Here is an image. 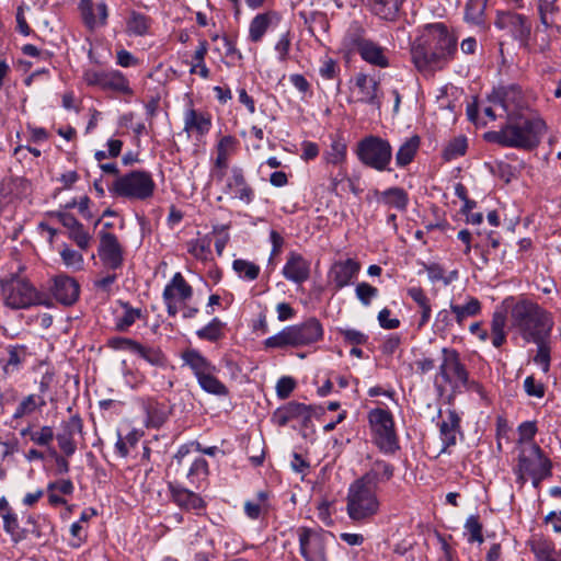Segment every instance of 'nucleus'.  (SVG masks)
<instances>
[{"mask_svg":"<svg viewBox=\"0 0 561 561\" xmlns=\"http://www.w3.org/2000/svg\"><path fill=\"white\" fill-rule=\"evenodd\" d=\"M457 53V38L443 23L427 26L423 41L413 45L411 58L416 69L431 73L443 69Z\"/></svg>","mask_w":561,"mask_h":561,"instance_id":"nucleus-1","label":"nucleus"},{"mask_svg":"<svg viewBox=\"0 0 561 561\" xmlns=\"http://www.w3.org/2000/svg\"><path fill=\"white\" fill-rule=\"evenodd\" d=\"M545 131L546 123L541 117L510 114L508 122L500 130L485 133L484 139L502 147L531 150L539 145Z\"/></svg>","mask_w":561,"mask_h":561,"instance_id":"nucleus-2","label":"nucleus"},{"mask_svg":"<svg viewBox=\"0 0 561 561\" xmlns=\"http://www.w3.org/2000/svg\"><path fill=\"white\" fill-rule=\"evenodd\" d=\"M508 307V317L511 328L516 330L522 339L530 343V340H536L540 336H550L553 329L552 314L539 306L537 302L519 298ZM510 299H506V304Z\"/></svg>","mask_w":561,"mask_h":561,"instance_id":"nucleus-3","label":"nucleus"},{"mask_svg":"<svg viewBox=\"0 0 561 561\" xmlns=\"http://www.w3.org/2000/svg\"><path fill=\"white\" fill-rule=\"evenodd\" d=\"M377 473L367 472L348 488L347 512L354 522H364L379 510Z\"/></svg>","mask_w":561,"mask_h":561,"instance_id":"nucleus-4","label":"nucleus"},{"mask_svg":"<svg viewBox=\"0 0 561 561\" xmlns=\"http://www.w3.org/2000/svg\"><path fill=\"white\" fill-rule=\"evenodd\" d=\"M181 358L183 365L191 369L203 391L216 397H227L229 394L228 387L217 377L218 367L198 350L187 348L182 352Z\"/></svg>","mask_w":561,"mask_h":561,"instance_id":"nucleus-5","label":"nucleus"},{"mask_svg":"<svg viewBox=\"0 0 561 561\" xmlns=\"http://www.w3.org/2000/svg\"><path fill=\"white\" fill-rule=\"evenodd\" d=\"M3 302L13 310L28 309L33 306H50L48 297L38 291L26 278L13 276L1 282Z\"/></svg>","mask_w":561,"mask_h":561,"instance_id":"nucleus-6","label":"nucleus"},{"mask_svg":"<svg viewBox=\"0 0 561 561\" xmlns=\"http://www.w3.org/2000/svg\"><path fill=\"white\" fill-rule=\"evenodd\" d=\"M108 190L115 196L144 202L153 196L156 183L150 172L134 170L117 175Z\"/></svg>","mask_w":561,"mask_h":561,"instance_id":"nucleus-7","label":"nucleus"},{"mask_svg":"<svg viewBox=\"0 0 561 561\" xmlns=\"http://www.w3.org/2000/svg\"><path fill=\"white\" fill-rule=\"evenodd\" d=\"M355 153L366 167L378 172L391 171L392 147L387 139L369 135L357 142Z\"/></svg>","mask_w":561,"mask_h":561,"instance_id":"nucleus-8","label":"nucleus"},{"mask_svg":"<svg viewBox=\"0 0 561 561\" xmlns=\"http://www.w3.org/2000/svg\"><path fill=\"white\" fill-rule=\"evenodd\" d=\"M368 422L373 440L385 454H394L399 448V439L391 412L385 409H373L368 413Z\"/></svg>","mask_w":561,"mask_h":561,"instance_id":"nucleus-9","label":"nucleus"},{"mask_svg":"<svg viewBox=\"0 0 561 561\" xmlns=\"http://www.w3.org/2000/svg\"><path fill=\"white\" fill-rule=\"evenodd\" d=\"M545 469H552L551 460L545 456L539 445L530 443L520 448L517 456V465L514 467L516 482L524 486L527 476Z\"/></svg>","mask_w":561,"mask_h":561,"instance_id":"nucleus-10","label":"nucleus"},{"mask_svg":"<svg viewBox=\"0 0 561 561\" xmlns=\"http://www.w3.org/2000/svg\"><path fill=\"white\" fill-rule=\"evenodd\" d=\"M494 25L499 30H507L511 36L518 42L519 47L531 51V22L528 16L513 11H497Z\"/></svg>","mask_w":561,"mask_h":561,"instance_id":"nucleus-11","label":"nucleus"},{"mask_svg":"<svg viewBox=\"0 0 561 561\" xmlns=\"http://www.w3.org/2000/svg\"><path fill=\"white\" fill-rule=\"evenodd\" d=\"M83 79L88 85L99 87L104 91H112L127 96H131L134 94L129 80L123 72L116 69H88L83 73Z\"/></svg>","mask_w":561,"mask_h":561,"instance_id":"nucleus-12","label":"nucleus"},{"mask_svg":"<svg viewBox=\"0 0 561 561\" xmlns=\"http://www.w3.org/2000/svg\"><path fill=\"white\" fill-rule=\"evenodd\" d=\"M298 537L300 552L306 561H328L325 546L334 539L333 534L322 528H301Z\"/></svg>","mask_w":561,"mask_h":561,"instance_id":"nucleus-13","label":"nucleus"},{"mask_svg":"<svg viewBox=\"0 0 561 561\" xmlns=\"http://www.w3.org/2000/svg\"><path fill=\"white\" fill-rule=\"evenodd\" d=\"M468 374L469 371L461 362L459 352L451 347H443L437 377H440L445 383L458 389L461 381H466Z\"/></svg>","mask_w":561,"mask_h":561,"instance_id":"nucleus-14","label":"nucleus"},{"mask_svg":"<svg viewBox=\"0 0 561 561\" xmlns=\"http://www.w3.org/2000/svg\"><path fill=\"white\" fill-rule=\"evenodd\" d=\"M222 184V193L229 198L250 205L255 198L254 188L248 183L244 171L240 167H232L226 173Z\"/></svg>","mask_w":561,"mask_h":561,"instance_id":"nucleus-15","label":"nucleus"},{"mask_svg":"<svg viewBox=\"0 0 561 561\" xmlns=\"http://www.w3.org/2000/svg\"><path fill=\"white\" fill-rule=\"evenodd\" d=\"M193 296L192 286L185 280L184 276L178 272L171 280L165 285L162 298L167 307V312L170 317H175L179 307L178 304L185 302Z\"/></svg>","mask_w":561,"mask_h":561,"instance_id":"nucleus-16","label":"nucleus"},{"mask_svg":"<svg viewBox=\"0 0 561 561\" xmlns=\"http://www.w3.org/2000/svg\"><path fill=\"white\" fill-rule=\"evenodd\" d=\"M183 130L187 136H195L201 139L211 129L213 117L207 111L197 110L190 101L183 112Z\"/></svg>","mask_w":561,"mask_h":561,"instance_id":"nucleus-17","label":"nucleus"},{"mask_svg":"<svg viewBox=\"0 0 561 561\" xmlns=\"http://www.w3.org/2000/svg\"><path fill=\"white\" fill-rule=\"evenodd\" d=\"M99 257L103 265L111 270H117L123 265V249L117 237L107 231H100Z\"/></svg>","mask_w":561,"mask_h":561,"instance_id":"nucleus-18","label":"nucleus"},{"mask_svg":"<svg viewBox=\"0 0 561 561\" xmlns=\"http://www.w3.org/2000/svg\"><path fill=\"white\" fill-rule=\"evenodd\" d=\"M78 10L83 25L91 32L107 24L108 8L104 1L94 3L93 0H79Z\"/></svg>","mask_w":561,"mask_h":561,"instance_id":"nucleus-19","label":"nucleus"},{"mask_svg":"<svg viewBox=\"0 0 561 561\" xmlns=\"http://www.w3.org/2000/svg\"><path fill=\"white\" fill-rule=\"evenodd\" d=\"M360 271V263L355 259H345L335 261L328 273V279L334 285L336 290L353 284Z\"/></svg>","mask_w":561,"mask_h":561,"instance_id":"nucleus-20","label":"nucleus"},{"mask_svg":"<svg viewBox=\"0 0 561 561\" xmlns=\"http://www.w3.org/2000/svg\"><path fill=\"white\" fill-rule=\"evenodd\" d=\"M82 428L83 422L79 414H73L68 420L61 421L56 439L59 448L67 457L76 453L77 444L75 442V435L80 434Z\"/></svg>","mask_w":561,"mask_h":561,"instance_id":"nucleus-21","label":"nucleus"},{"mask_svg":"<svg viewBox=\"0 0 561 561\" xmlns=\"http://www.w3.org/2000/svg\"><path fill=\"white\" fill-rule=\"evenodd\" d=\"M353 93L357 102L380 106V85L374 77L359 72L354 77Z\"/></svg>","mask_w":561,"mask_h":561,"instance_id":"nucleus-22","label":"nucleus"},{"mask_svg":"<svg viewBox=\"0 0 561 561\" xmlns=\"http://www.w3.org/2000/svg\"><path fill=\"white\" fill-rule=\"evenodd\" d=\"M51 293L58 302L71 306L79 298L80 286L73 277L60 274L53 279Z\"/></svg>","mask_w":561,"mask_h":561,"instance_id":"nucleus-23","label":"nucleus"},{"mask_svg":"<svg viewBox=\"0 0 561 561\" xmlns=\"http://www.w3.org/2000/svg\"><path fill=\"white\" fill-rule=\"evenodd\" d=\"M291 327L296 347L309 346L321 341L323 337V327L317 318H309Z\"/></svg>","mask_w":561,"mask_h":561,"instance_id":"nucleus-24","label":"nucleus"},{"mask_svg":"<svg viewBox=\"0 0 561 561\" xmlns=\"http://www.w3.org/2000/svg\"><path fill=\"white\" fill-rule=\"evenodd\" d=\"M282 273L287 280L302 284L310 276V262L301 254L291 252L283 266Z\"/></svg>","mask_w":561,"mask_h":561,"instance_id":"nucleus-25","label":"nucleus"},{"mask_svg":"<svg viewBox=\"0 0 561 561\" xmlns=\"http://www.w3.org/2000/svg\"><path fill=\"white\" fill-rule=\"evenodd\" d=\"M491 102L495 105H500L507 113V116L515 114L513 110L522 107V90L516 85L501 88L494 92Z\"/></svg>","mask_w":561,"mask_h":561,"instance_id":"nucleus-26","label":"nucleus"},{"mask_svg":"<svg viewBox=\"0 0 561 561\" xmlns=\"http://www.w3.org/2000/svg\"><path fill=\"white\" fill-rule=\"evenodd\" d=\"M459 427L460 419L458 414L453 410H448L439 423V438L443 444L442 453H446L448 447L456 445Z\"/></svg>","mask_w":561,"mask_h":561,"instance_id":"nucleus-27","label":"nucleus"},{"mask_svg":"<svg viewBox=\"0 0 561 561\" xmlns=\"http://www.w3.org/2000/svg\"><path fill=\"white\" fill-rule=\"evenodd\" d=\"M356 51L359 54L362 59L369 65L379 68L389 67L387 48L370 38Z\"/></svg>","mask_w":561,"mask_h":561,"instance_id":"nucleus-28","label":"nucleus"},{"mask_svg":"<svg viewBox=\"0 0 561 561\" xmlns=\"http://www.w3.org/2000/svg\"><path fill=\"white\" fill-rule=\"evenodd\" d=\"M278 20L279 16L274 11L255 15L249 25V39L253 43L261 42L272 23Z\"/></svg>","mask_w":561,"mask_h":561,"instance_id":"nucleus-29","label":"nucleus"},{"mask_svg":"<svg viewBox=\"0 0 561 561\" xmlns=\"http://www.w3.org/2000/svg\"><path fill=\"white\" fill-rule=\"evenodd\" d=\"M377 201L398 211H405L409 204V195L401 187H390L382 192L376 191Z\"/></svg>","mask_w":561,"mask_h":561,"instance_id":"nucleus-30","label":"nucleus"},{"mask_svg":"<svg viewBox=\"0 0 561 561\" xmlns=\"http://www.w3.org/2000/svg\"><path fill=\"white\" fill-rule=\"evenodd\" d=\"M234 138L231 136L222 137L217 144V157L215 159V169L213 171V178L216 181H222L228 168L229 148L234 144Z\"/></svg>","mask_w":561,"mask_h":561,"instance_id":"nucleus-31","label":"nucleus"},{"mask_svg":"<svg viewBox=\"0 0 561 561\" xmlns=\"http://www.w3.org/2000/svg\"><path fill=\"white\" fill-rule=\"evenodd\" d=\"M559 35H561V26H552L547 23V25H543V28H537L534 44L531 45V51L546 54L551 49L552 42L557 39Z\"/></svg>","mask_w":561,"mask_h":561,"instance_id":"nucleus-32","label":"nucleus"},{"mask_svg":"<svg viewBox=\"0 0 561 561\" xmlns=\"http://www.w3.org/2000/svg\"><path fill=\"white\" fill-rule=\"evenodd\" d=\"M330 147L323 153V160L328 164L340 165L345 162L347 156V145L341 134L330 135Z\"/></svg>","mask_w":561,"mask_h":561,"instance_id":"nucleus-33","label":"nucleus"},{"mask_svg":"<svg viewBox=\"0 0 561 561\" xmlns=\"http://www.w3.org/2000/svg\"><path fill=\"white\" fill-rule=\"evenodd\" d=\"M449 307L455 316V322L459 327H463L468 318L476 317L481 312V302L473 296H468L463 305L450 302Z\"/></svg>","mask_w":561,"mask_h":561,"instance_id":"nucleus-34","label":"nucleus"},{"mask_svg":"<svg viewBox=\"0 0 561 561\" xmlns=\"http://www.w3.org/2000/svg\"><path fill=\"white\" fill-rule=\"evenodd\" d=\"M152 20L138 11H130L126 18V33L129 36H146L149 34Z\"/></svg>","mask_w":561,"mask_h":561,"instance_id":"nucleus-35","label":"nucleus"},{"mask_svg":"<svg viewBox=\"0 0 561 561\" xmlns=\"http://www.w3.org/2000/svg\"><path fill=\"white\" fill-rule=\"evenodd\" d=\"M373 13L386 21H393L403 0H367Z\"/></svg>","mask_w":561,"mask_h":561,"instance_id":"nucleus-36","label":"nucleus"},{"mask_svg":"<svg viewBox=\"0 0 561 561\" xmlns=\"http://www.w3.org/2000/svg\"><path fill=\"white\" fill-rule=\"evenodd\" d=\"M408 295L421 309V317L417 323V328L422 329L428 323L432 316V306L430 299L420 286L408 288Z\"/></svg>","mask_w":561,"mask_h":561,"instance_id":"nucleus-37","label":"nucleus"},{"mask_svg":"<svg viewBox=\"0 0 561 561\" xmlns=\"http://www.w3.org/2000/svg\"><path fill=\"white\" fill-rule=\"evenodd\" d=\"M8 358L3 365L5 375H11L20 370L21 365L25 362L28 353L25 345H9L7 347Z\"/></svg>","mask_w":561,"mask_h":561,"instance_id":"nucleus-38","label":"nucleus"},{"mask_svg":"<svg viewBox=\"0 0 561 561\" xmlns=\"http://www.w3.org/2000/svg\"><path fill=\"white\" fill-rule=\"evenodd\" d=\"M172 500L186 510H199L203 507V500L194 492L182 488L171 486Z\"/></svg>","mask_w":561,"mask_h":561,"instance_id":"nucleus-39","label":"nucleus"},{"mask_svg":"<svg viewBox=\"0 0 561 561\" xmlns=\"http://www.w3.org/2000/svg\"><path fill=\"white\" fill-rule=\"evenodd\" d=\"M263 346L265 350H283L287 347L296 348L293 327L287 325L276 334L265 339L263 341Z\"/></svg>","mask_w":561,"mask_h":561,"instance_id":"nucleus-40","label":"nucleus"},{"mask_svg":"<svg viewBox=\"0 0 561 561\" xmlns=\"http://www.w3.org/2000/svg\"><path fill=\"white\" fill-rule=\"evenodd\" d=\"M123 308L122 314L115 318V329L119 332H126L137 320L142 318V311L139 308H133L127 301H118Z\"/></svg>","mask_w":561,"mask_h":561,"instance_id":"nucleus-41","label":"nucleus"},{"mask_svg":"<svg viewBox=\"0 0 561 561\" xmlns=\"http://www.w3.org/2000/svg\"><path fill=\"white\" fill-rule=\"evenodd\" d=\"M506 322L507 316L505 311L496 310L493 312L491 319V341L492 345L496 348L506 342Z\"/></svg>","mask_w":561,"mask_h":561,"instance_id":"nucleus-42","label":"nucleus"},{"mask_svg":"<svg viewBox=\"0 0 561 561\" xmlns=\"http://www.w3.org/2000/svg\"><path fill=\"white\" fill-rule=\"evenodd\" d=\"M420 147V137L419 136H412L405 141L402 142V145L399 147L398 151L396 152V163L399 168H404L409 165Z\"/></svg>","mask_w":561,"mask_h":561,"instance_id":"nucleus-43","label":"nucleus"},{"mask_svg":"<svg viewBox=\"0 0 561 561\" xmlns=\"http://www.w3.org/2000/svg\"><path fill=\"white\" fill-rule=\"evenodd\" d=\"M133 354L141 357L150 365L159 368L165 367L168 363L167 356L159 347L144 345L139 342L137 343Z\"/></svg>","mask_w":561,"mask_h":561,"instance_id":"nucleus-44","label":"nucleus"},{"mask_svg":"<svg viewBox=\"0 0 561 561\" xmlns=\"http://www.w3.org/2000/svg\"><path fill=\"white\" fill-rule=\"evenodd\" d=\"M208 477V463L204 457L197 456L191 463L186 478L188 482L201 488Z\"/></svg>","mask_w":561,"mask_h":561,"instance_id":"nucleus-45","label":"nucleus"},{"mask_svg":"<svg viewBox=\"0 0 561 561\" xmlns=\"http://www.w3.org/2000/svg\"><path fill=\"white\" fill-rule=\"evenodd\" d=\"M489 0H468L465 8V20L477 26H483Z\"/></svg>","mask_w":561,"mask_h":561,"instance_id":"nucleus-46","label":"nucleus"},{"mask_svg":"<svg viewBox=\"0 0 561 561\" xmlns=\"http://www.w3.org/2000/svg\"><path fill=\"white\" fill-rule=\"evenodd\" d=\"M368 39L365 27L357 21L350 24L344 35V44L355 51L358 50Z\"/></svg>","mask_w":561,"mask_h":561,"instance_id":"nucleus-47","label":"nucleus"},{"mask_svg":"<svg viewBox=\"0 0 561 561\" xmlns=\"http://www.w3.org/2000/svg\"><path fill=\"white\" fill-rule=\"evenodd\" d=\"M211 236L210 233L191 240L187 243V251L199 261H208L211 256Z\"/></svg>","mask_w":561,"mask_h":561,"instance_id":"nucleus-48","label":"nucleus"},{"mask_svg":"<svg viewBox=\"0 0 561 561\" xmlns=\"http://www.w3.org/2000/svg\"><path fill=\"white\" fill-rule=\"evenodd\" d=\"M530 343H535L537 345V353L534 357V362L541 366L543 373H548L551 360L550 336H540L536 340H530Z\"/></svg>","mask_w":561,"mask_h":561,"instance_id":"nucleus-49","label":"nucleus"},{"mask_svg":"<svg viewBox=\"0 0 561 561\" xmlns=\"http://www.w3.org/2000/svg\"><path fill=\"white\" fill-rule=\"evenodd\" d=\"M46 405V401L42 394H28L26 396L15 409L13 419H21L25 415H30L37 409H42Z\"/></svg>","mask_w":561,"mask_h":561,"instance_id":"nucleus-50","label":"nucleus"},{"mask_svg":"<svg viewBox=\"0 0 561 561\" xmlns=\"http://www.w3.org/2000/svg\"><path fill=\"white\" fill-rule=\"evenodd\" d=\"M232 268L237 275L248 282L256 279L261 268L257 264L243 259H237L232 262Z\"/></svg>","mask_w":561,"mask_h":561,"instance_id":"nucleus-51","label":"nucleus"},{"mask_svg":"<svg viewBox=\"0 0 561 561\" xmlns=\"http://www.w3.org/2000/svg\"><path fill=\"white\" fill-rule=\"evenodd\" d=\"M225 323L219 318H214L208 324L196 331L201 340L216 342L224 335Z\"/></svg>","mask_w":561,"mask_h":561,"instance_id":"nucleus-52","label":"nucleus"},{"mask_svg":"<svg viewBox=\"0 0 561 561\" xmlns=\"http://www.w3.org/2000/svg\"><path fill=\"white\" fill-rule=\"evenodd\" d=\"M293 417H302L305 421H309L311 419V408L304 403L289 402L285 408V415L282 417L280 424H286Z\"/></svg>","mask_w":561,"mask_h":561,"instance_id":"nucleus-53","label":"nucleus"},{"mask_svg":"<svg viewBox=\"0 0 561 561\" xmlns=\"http://www.w3.org/2000/svg\"><path fill=\"white\" fill-rule=\"evenodd\" d=\"M531 551L535 553L537 561H550L554 558L553 547L550 542L542 539H534L530 542Z\"/></svg>","mask_w":561,"mask_h":561,"instance_id":"nucleus-54","label":"nucleus"},{"mask_svg":"<svg viewBox=\"0 0 561 561\" xmlns=\"http://www.w3.org/2000/svg\"><path fill=\"white\" fill-rule=\"evenodd\" d=\"M467 147V139L465 137L454 138L446 146L444 150V158L449 161L461 157L466 153Z\"/></svg>","mask_w":561,"mask_h":561,"instance_id":"nucleus-55","label":"nucleus"},{"mask_svg":"<svg viewBox=\"0 0 561 561\" xmlns=\"http://www.w3.org/2000/svg\"><path fill=\"white\" fill-rule=\"evenodd\" d=\"M68 238L82 251L88 250L92 241V236L84 229L82 224L70 230Z\"/></svg>","mask_w":561,"mask_h":561,"instance_id":"nucleus-56","label":"nucleus"},{"mask_svg":"<svg viewBox=\"0 0 561 561\" xmlns=\"http://www.w3.org/2000/svg\"><path fill=\"white\" fill-rule=\"evenodd\" d=\"M355 295L362 305L367 307L378 296V289L366 282H362L356 285Z\"/></svg>","mask_w":561,"mask_h":561,"instance_id":"nucleus-57","label":"nucleus"},{"mask_svg":"<svg viewBox=\"0 0 561 561\" xmlns=\"http://www.w3.org/2000/svg\"><path fill=\"white\" fill-rule=\"evenodd\" d=\"M455 322V316L451 310L442 309L435 317L434 327L438 333H447L450 331Z\"/></svg>","mask_w":561,"mask_h":561,"instance_id":"nucleus-58","label":"nucleus"},{"mask_svg":"<svg viewBox=\"0 0 561 561\" xmlns=\"http://www.w3.org/2000/svg\"><path fill=\"white\" fill-rule=\"evenodd\" d=\"M55 434L51 426L45 425L35 432H30V439L38 446H50Z\"/></svg>","mask_w":561,"mask_h":561,"instance_id":"nucleus-59","label":"nucleus"},{"mask_svg":"<svg viewBox=\"0 0 561 561\" xmlns=\"http://www.w3.org/2000/svg\"><path fill=\"white\" fill-rule=\"evenodd\" d=\"M139 439V434L137 432H130L125 437L118 435V439L115 444L116 453L125 458L129 454V447H134Z\"/></svg>","mask_w":561,"mask_h":561,"instance_id":"nucleus-60","label":"nucleus"},{"mask_svg":"<svg viewBox=\"0 0 561 561\" xmlns=\"http://www.w3.org/2000/svg\"><path fill=\"white\" fill-rule=\"evenodd\" d=\"M228 229H229V226H227V225H217V226H214L213 231L210 233V236L211 234L217 236V238L215 240V249L219 256L222 255L224 250L230 240V234L228 232Z\"/></svg>","mask_w":561,"mask_h":561,"instance_id":"nucleus-61","label":"nucleus"},{"mask_svg":"<svg viewBox=\"0 0 561 561\" xmlns=\"http://www.w3.org/2000/svg\"><path fill=\"white\" fill-rule=\"evenodd\" d=\"M64 264L68 267L80 270L83 264V256L76 250L70 249L67 244L60 251Z\"/></svg>","mask_w":561,"mask_h":561,"instance_id":"nucleus-62","label":"nucleus"},{"mask_svg":"<svg viewBox=\"0 0 561 561\" xmlns=\"http://www.w3.org/2000/svg\"><path fill=\"white\" fill-rule=\"evenodd\" d=\"M67 533L62 534V538L66 539L69 546L77 548L87 538V528H66Z\"/></svg>","mask_w":561,"mask_h":561,"instance_id":"nucleus-63","label":"nucleus"},{"mask_svg":"<svg viewBox=\"0 0 561 561\" xmlns=\"http://www.w3.org/2000/svg\"><path fill=\"white\" fill-rule=\"evenodd\" d=\"M340 334L344 341L353 345H363L367 342L368 336L356 329H340Z\"/></svg>","mask_w":561,"mask_h":561,"instance_id":"nucleus-64","label":"nucleus"}]
</instances>
